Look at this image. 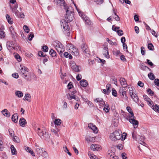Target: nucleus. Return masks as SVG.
I'll use <instances>...</instances> for the list:
<instances>
[{
    "label": "nucleus",
    "instance_id": "obj_1",
    "mask_svg": "<svg viewBox=\"0 0 159 159\" xmlns=\"http://www.w3.org/2000/svg\"><path fill=\"white\" fill-rule=\"evenodd\" d=\"M126 136L123 137L122 132L120 130H116L113 133L111 134L110 138L112 141H115L117 140H120L121 139V140H124L126 139Z\"/></svg>",
    "mask_w": 159,
    "mask_h": 159
},
{
    "label": "nucleus",
    "instance_id": "obj_2",
    "mask_svg": "<svg viewBox=\"0 0 159 159\" xmlns=\"http://www.w3.org/2000/svg\"><path fill=\"white\" fill-rule=\"evenodd\" d=\"M68 22L66 20H62L60 22L61 26L64 34L67 36L70 35V28L68 25Z\"/></svg>",
    "mask_w": 159,
    "mask_h": 159
},
{
    "label": "nucleus",
    "instance_id": "obj_3",
    "mask_svg": "<svg viewBox=\"0 0 159 159\" xmlns=\"http://www.w3.org/2000/svg\"><path fill=\"white\" fill-rule=\"evenodd\" d=\"M68 7L66 9H65L66 10L65 18L67 21L70 22L73 20L74 16L73 12L72 11H70Z\"/></svg>",
    "mask_w": 159,
    "mask_h": 159
},
{
    "label": "nucleus",
    "instance_id": "obj_4",
    "mask_svg": "<svg viewBox=\"0 0 159 159\" xmlns=\"http://www.w3.org/2000/svg\"><path fill=\"white\" fill-rule=\"evenodd\" d=\"M79 15L85 21V24L88 25H90L91 24V22L89 17H87L85 14H84L83 12H79Z\"/></svg>",
    "mask_w": 159,
    "mask_h": 159
},
{
    "label": "nucleus",
    "instance_id": "obj_5",
    "mask_svg": "<svg viewBox=\"0 0 159 159\" xmlns=\"http://www.w3.org/2000/svg\"><path fill=\"white\" fill-rule=\"evenodd\" d=\"M7 47V49L10 51L11 52L12 49L16 50V48L14 47L15 43L12 41H8L6 43ZM17 49V48H16Z\"/></svg>",
    "mask_w": 159,
    "mask_h": 159
},
{
    "label": "nucleus",
    "instance_id": "obj_6",
    "mask_svg": "<svg viewBox=\"0 0 159 159\" xmlns=\"http://www.w3.org/2000/svg\"><path fill=\"white\" fill-rule=\"evenodd\" d=\"M71 67L72 69L75 72H79L80 71L79 69V66L76 65L74 62H73L71 64Z\"/></svg>",
    "mask_w": 159,
    "mask_h": 159
},
{
    "label": "nucleus",
    "instance_id": "obj_7",
    "mask_svg": "<svg viewBox=\"0 0 159 159\" xmlns=\"http://www.w3.org/2000/svg\"><path fill=\"white\" fill-rule=\"evenodd\" d=\"M129 121L132 124L134 128H136L138 127L139 124L138 120L134 119H129Z\"/></svg>",
    "mask_w": 159,
    "mask_h": 159
},
{
    "label": "nucleus",
    "instance_id": "obj_8",
    "mask_svg": "<svg viewBox=\"0 0 159 159\" xmlns=\"http://www.w3.org/2000/svg\"><path fill=\"white\" fill-rule=\"evenodd\" d=\"M81 48L85 54H89V50L87 48V46L85 43H83L81 46Z\"/></svg>",
    "mask_w": 159,
    "mask_h": 159
},
{
    "label": "nucleus",
    "instance_id": "obj_9",
    "mask_svg": "<svg viewBox=\"0 0 159 159\" xmlns=\"http://www.w3.org/2000/svg\"><path fill=\"white\" fill-rule=\"evenodd\" d=\"M103 54L105 57L107 58H110V55L109 54L108 48L107 47H105L103 48Z\"/></svg>",
    "mask_w": 159,
    "mask_h": 159
},
{
    "label": "nucleus",
    "instance_id": "obj_10",
    "mask_svg": "<svg viewBox=\"0 0 159 159\" xmlns=\"http://www.w3.org/2000/svg\"><path fill=\"white\" fill-rule=\"evenodd\" d=\"M88 127L93 130L94 133H97L98 132L97 128L92 123L89 124L88 125Z\"/></svg>",
    "mask_w": 159,
    "mask_h": 159
},
{
    "label": "nucleus",
    "instance_id": "obj_11",
    "mask_svg": "<svg viewBox=\"0 0 159 159\" xmlns=\"http://www.w3.org/2000/svg\"><path fill=\"white\" fill-rule=\"evenodd\" d=\"M57 3L58 5L60 6H63L64 9H66L68 7L64 0H58Z\"/></svg>",
    "mask_w": 159,
    "mask_h": 159
},
{
    "label": "nucleus",
    "instance_id": "obj_12",
    "mask_svg": "<svg viewBox=\"0 0 159 159\" xmlns=\"http://www.w3.org/2000/svg\"><path fill=\"white\" fill-rule=\"evenodd\" d=\"M29 71V69L25 66H23L21 68L20 71L21 73L20 74L22 76L26 74H28V72Z\"/></svg>",
    "mask_w": 159,
    "mask_h": 159
},
{
    "label": "nucleus",
    "instance_id": "obj_13",
    "mask_svg": "<svg viewBox=\"0 0 159 159\" xmlns=\"http://www.w3.org/2000/svg\"><path fill=\"white\" fill-rule=\"evenodd\" d=\"M91 148L93 151H98L101 149L100 146L96 144H92L91 146Z\"/></svg>",
    "mask_w": 159,
    "mask_h": 159
},
{
    "label": "nucleus",
    "instance_id": "obj_14",
    "mask_svg": "<svg viewBox=\"0 0 159 159\" xmlns=\"http://www.w3.org/2000/svg\"><path fill=\"white\" fill-rule=\"evenodd\" d=\"M108 157L110 159H117V157L115 155V153L114 152H111V151H109L108 154Z\"/></svg>",
    "mask_w": 159,
    "mask_h": 159
},
{
    "label": "nucleus",
    "instance_id": "obj_15",
    "mask_svg": "<svg viewBox=\"0 0 159 159\" xmlns=\"http://www.w3.org/2000/svg\"><path fill=\"white\" fill-rule=\"evenodd\" d=\"M27 122L25 119L23 117L20 118L19 121V123L20 126L24 127L26 124Z\"/></svg>",
    "mask_w": 159,
    "mask_h": 159
},
{
    "label": "nucleus",
    "instance_id": "obj_16",
    "mask_svg": "<svg viewBox=\"0 0 159 159\" xmlns=\"http://www.w3.org/2000/svg\"><path fill=\"white\" fill-rule=\"evenodd\" d=\"M56 49L57 51L59 53L60 56L61 57H63V54H62V52L64 51L65 50V48H64V47H60V48H56Z\"/></svg>",
    "mask_w": 159,
    "mask_h": 159
},
{
    "label": "nucleus",
    "instance_id": "obj_17",
    "mask_svg": "<svg viewBox=\"0 0 159 159\" xmlns=\"http://www.w3.org/2000/svg\"><path fill=\"white\" fill-rule=\"evenodd\" d=\"M120 80L121 84L124 86L122 87L126 88L127 87V82L124 78H121L120 79Z\"/></svg>",
    "mask_w": 159,
    "mask_h": 159
},
{
    "label": "nucleus",
    "instance_id": "obj_18",
    "mask_svg": "<svg viewBox=\"0 0 159 159\" xmlns=\"http://www.w3.org/2000/svg\"><path fill=\"white\" fill-rule=\"evenodd\" d=\"M99 98H96L95 99V101H97V102L99 103V106H100V108H101V107L105 105V102L102 99H100V100H99Z\"/></svg>",
    "mask_w": 159,
    "mask_h": 159
},
{
    "label": "nucleus",
    "instance_id": "obj_19",
    "mask_svg": "<svg viewBox=\"0 0 159 159\" xmlns=\"http://www.w3.org/2000/svg\"><path fill=\"white\" fill-rule=\"evenodd\" d=\"M80 85L84 87H86L88 85V82L86 80L84 79L80 80Z\"/></svg>",
    "mask_w": 159,
    "mask_h": 159
},
{
    "label": "nucleus",
    "instance_id": "obj_20",
    "mask_svg": "<svg viewBox=\"0 0 159 159\" xmlns=\"http://www.w3.org/2000/svg\"><path fill=\"white\" fill-rule=\"evenodd\" d=\"M53 44L55 47V49L56 48H60V47L64 46L61 42L58 41H55L54 42Z\"/></svg>",
    "mask_w": 159,
    "mask_h": 159
},
{
    "label": "nucleus",
    "instance_id": "obj_21",
    "mask_svg": "<svg viewBox=\"0 0 159 159\" xmlns=\"http://www.w3.org/2000/svg\"><path fill=\"white\" fill-rule=\"evenodd\" d=\"M132 135L133 138L136 140H137L139 137V135L137 134L135 130H133L132 132Z\"/></svg>",
    "mask_w": 159,
    "mask_h": 159
},
{
    "label": "nucleus",
    "instance_id": "obj_22",
    "mask_svg": "<svg viewBox=\"0 0 159 159\" xmlns=\"http://www.w3.org/2000/svg\"><path fill=\"white\" fill-rule=\"evenodd\" d=\"M43 138L46 140L48 141L50 140V137L48 133L46 131L43 133V135H42Z\"/></svg>",
    "mask_w": 159,
    "mask_h": 159
},
{
    "label": "nucleus",
    "instance_id": "obj_23",
    "mask_svg": "<svg viewBox=\"0 0 159 159\" xmlns=\"http://www.w3.org/2000/svg\"><path fill=\"white\" fill-rule=\"evenodd\" d=\"M18 115L16 113L13 114L11 117L12 120L15 123H17L18 119Z\"/></svg>",
    "mask_w": 159,
    "mask_h": 159
},
{
    "label": "nucleus",
    "instance_id": "obj_24",
    "mask_svg": "<svg viewBox=\"0 0 159 159\" xmlns=\"http://www.w3.org/2000/svg\"><path fill=\"white\" fill-rule=\"evenodd\" d=\"M143 97L144 100L147 102L148 105L150 106H151L152 104L151 103V99L147 95H143Z\"/></svg>",
    "mask_w": 159,
    "mask_h": 159
},
{
    "label": "nucleus",
    "instance_id": "obj_25",
    "mask_svg": "<svg viewBox=\"0 0 159 159\" xmlns=\"http://www.w3.org/2000/svg\"><path fill=\"white\" fill-rule=\"evenodd\" d=\"M85 140L88 142H93L94 141V138L89 136H86Z\"/></svg>",
    "mask_w": 159,
    "mask_h": 159
},
{
    "label": "nucleus",
    "instance_id": "obj_26",
    "mask_svg": "<svg viewBox=\"0 0 159 159\" xmlns=\"http://www.w3.org/2000/svg\"><path fill=\"white\" fill-rule=\"evenodd\" d=\"M35 146L36 147H39V146H38L36 144H35ZM44 151V150H43L42 148H38L36 149V152L39 155H41L42 154L43 152Z\"/></svg>",
    "mask_w": 159,
    "mask_h": 159
},
{
    "label": "nucleus",
    "instance_id": "obj_27",
    "mask_svg": "<svg viewBox=\"0 0 159 159\" xmlns=\"http://www.w3.org/2000/svg\"><path fill=\"white\" fill-rule=\"evenodd\" d=\"M2 113L4 116H6L7 117H9L10 116V113L8 112L7 109H4L2 111Z\"/></svg>",
    "mask_w": 159,
    "mask_h": 159
},
{
    "label": "nucleus",
    "instance_id": "obj_28",
    "mask_svg": "<svg viewBox=\"0 0 159 159\" xmlns=\"http://www.w3.org/2000/svg\"><path fill=\"white\" fill-rule=\"evenodd\" d=\"M144 138L143 136H140L139 135V139H137V141H138L139 143L140 144L143 145V144H145V143L144 142Z\"/></svg>",
    "mask_w": 159,
    "mask_h": 159
},
{
    "label": "nucleus",
    "instance_id": "obj_29",
    "mask_svg": "<svg viewBox=\"0 0 159 159\" xmlns=\"http://www.w3.org/2000/svg\"><path fill=\"white\" fill-rule=\"evenodd\" d=\"M31 97L29 93H26L24 96L23 100H27L29 102H30Z\"/></svg>",
    "mask_w": 159,
    "mask_h": 159
},
{
    "label": "nucleus",
    "instance_id": "obj_30",
    "mask_svg": "<svg viewBox=\"0 0 159 159\" xmlns=\"http://www.w3.org/2000/svg\"><path fill=\"white\" fill-rule=\"evenodd\" d=\"M155 111L158 112L159 113V105L156 104L155 106L154 105H152L150 106Z\"/></svg>",
    "mask_w": 159,
    "mask_h": 159
},
{
    "label": "nucleus",
    "instance_id": "obj_31",
    "mask_svg": "<svg viewBox=\"0 0 159 159\" xmlns=\"http://www.w3.org/2000/svg\"><path fill=\"white\" fill-rule=\"evenodd\" d=\"M58 131L59 130L57 128V127H55L54 129H51V131L52 133H53L57 137H58L59 136L58 134Z\"/></svg>",
    "mask_w": 159,
    "mask_h": 159
},
{
    "label": "nucleus",
    "instance_id": "obj_32",
    "mask_svg": "<svg viewBox=\"0 0 159 159\" xmlns=\"http://www.w3.org/2000/svg\"><path fill=\"white\" fill-rule=\"evenodd\" d=\"M16 95L18 98H21L23 96V93L20 91H17L15 92Z\"/></svg>",
    "mask_w": 159,
    "mask_h": 159
},
{
    "label": "nucleus",
    "instance_id": "obj_33",
    "mask_svg": "<svg viewBox=\"0 0 159 159\" xmlns=\"http://www.w3.org/2000/svg\"><path fill=\"white\" fill-rule=\"evenodd\" d=\"M49 54L53 57H56L57 55L56 52L52 49L50 50L49 51Z\"/></svg>",
    "mask_w": 159,
    "mask_h": 159
},
{
    "label": "nucleus",
    "instance_id": "obj_34",
    "mask_svg": "<svg viewBox=\"0 0 159 159\" xmlns=\"http://www.w3.org/2000/svg\"><path fill=\"white\" fill-rule=\"evenodd\" d=\"M54 122L55 125V127H56V125H61V120L60 119H57L55 120Z\"/></svg>",
    "mask_w": 159,
    "mask_h": 159
},
{
    "label": "nucleus",
    "instance_id": "obj_35",
    "mask_svg": "<svg viewBox=\"0 0 159 159\" xmlns=\"http://www.w3.org/2000/svg\"><path fill=\"white\" fill-rule=\"evenodd\" d=\"M11 149L12 155H16L17 154L16 150L13 145L11 146Z\"/></svg>",
    "mask_w": 159,
    "mask_h": 159
},
{
    "label": "nucleus",
    "instance_id": "obj_36",
    "mask_svg": "<svg viewBox=\"0 0 159 159\" xmlns=\"http://www.w3.org/2000/svg\"><path fill=\"white\" fill-rule=\"evenodd\" d=\"M25 74L23 75L22 76L25 80H26L28 81H30L31 80V78L30 75L29 74Z\"/></svg>",
    "mask_w": 159,
    "mask_h": 159
},
{
    "label": "nucleus",
    "instance_id": "obj_37",
    "mask_svg": "<svg viewBox=\"0 0 159 159\" xmlns=\"http://www.w3.org/2000/svg\"><path fill=\"white\" fill-rule=\"evenodd\" d=\"M126 109L128 112L131 114V117H134V113L131 107H126Z\"/></svg>",
    "mask_w": 159,
    "mask_h": 159
},
{
    "label": "nucleus",
    "instance_id": "obj_38",
    "mask_svg": "<svg viewBox=\"0 0 159 159\" xmlns=\"http://www.w3.org/2000/svg\"><path fill=\"white\" fill-rule=\"evenodd\" d=\"M6 17L8 23L10 24H12L13 23V21L9 15L8 14H6Z\"/></svg>",
    "mask_w": 159,
    "mask_h": 159
},
{
    "label": "nucleus",
    "instance_id": "obj_39",
    "mask_svg": "<svg viewBox=\"0 0 159 159\" xmlns=\"http://www.w3.org/2000/svg\"><path fill=\"white\" fill-rule=\"evenodd\" d=\"M134 100V102L136 103L137 102L139 101V98L136 93H134L133 95L132 98H131Z\"/></svg>",
    "mask_w": 159,
    "mask_h": 159
},
{
    "label": "nucleus",
    "instance_id": "obj_40",
    "mask_svg": "<svg viewBox=\"0 0 159 159\" xmlns=\"http://www.w3.org/2000/svg\"><path fill=\"white\" fill-rule=\"evenodd\" d=\"M25 149L26 150V151L30 153L33 156H35V154L31 148H30L29 147H27Z\"/></svg>",
    "mask_w": 159,
    "mask_h": 159
},
{
    "label": "nucleus",
    "instance_id": "obj_41",
    "mask_svg": "<svg viewBox=\"0 0 159 159\" xmlns=\"http://www.w3.org/2000/svg\"><path fill=\"white\" fill-rule=\"evenodd\" d=\"M111 87V85L110 84H108L106 85V88L107 90V94H108L110 92H111V90H110V88Z\"/></svg>",
    "mask_w": 159,
    "mask_h": 159
},
{
    "label": "nucleus",
    "instance_id": "obj_42",
    "mask_svg": "<svg viewBox=\"0 0 159 159\" xmlns=\"http://www.w3.org/2000/svg\"><path fill=\"white\" fill-rule=\"evenodd\" d=\"M148 76L150 80H152L155 78V76L152 73H149L148 75Z\"/></svg>",
    "mask_w": 159,
    "mask_h": 159
},
{
    "label": "nucleus",
    "instance_id": "obj_43",
    "mask_svg": "<svg viewBox=\"0 0 159 159\" xmlns=\"http://www.w3.org/2000/svg\"><path fill=\"white\" fill-rule=\"evenodd\" d=\"M38 134L39 136L40 137H42V135H43V133L44 131H41L40 128H38L37 129Z\"/></svg>",
    "mask_w": 159,
    "mask_h": 159
},
{
    "label": "nucleus",
    "instance_id": "obj_44",
    "mask_svg": "<svg viewBox=\"0 0 159 159\" xmlns=\"http://www.w3.org/2000/svg\"><path fill=\"white\" fill-rule=\"evenodd\" d=\"M13 140L14 141L17 143H19L20 142V139L18 137L16 136H14L13 137Z\"/></svg>",
    "mask_w": 159,
    "mask_h": 159
},
{
    "label": "nucleus",
    "instance_id": "obj_45",
    "mask_svg": "<svg viewBox=\"0 0 159 159\" xmlns=\"http://www.w3.org/2000/svg\"><path fill=\"white\" fill-rule=\"evenodd\" d=\"M113 11L114 14H115V16H116V17H114V16H112L115 19V20L117 21H118L120 20V18L116 14V12L115 11V10H113Z\"/></svg>",
    "mask_w": 159,
    "mask_h": 159
},
{
    "label": "nucleus",
    "instance_id": "obj_46",
    "mask_svg": "<svg viewBox=\"0 0 159 159\" xmlns=\"http://www.w3.org/2000/svg\"><path fill=\"white\" fill-rule=\"evenodd\" d=\"M148 48L150 50L153 51L154 50V48L153 45L151 43H149L148 46Z\"/></svg>",
    "mask_w": 159,
    "mask_h": 159
},
{
    "label": "nucleus",
    "instance_id": "obj_47",
    "mask_svg": "<svg viewBox=\"0 0 159 159\" xmlns=\"http://www.w3.org/2000/svg\"><path fill=\"white\" fill-rule=\"evenodd\" d=\"M140 68L141 69L144 70H146L147 69H149V68L148 67L144 66L143 64H141L140 65Z\"/></svg>",
    "mask_w": 159,
    "mask_h": 159
},
{
    "label": "nucleus",
    "instance_id": "obj_48",
    "mask_svg": "<svg viewBox=\"0 0 159 159\" xmlns=\"http://www.w3.org/2000/svg\"><path fill=\"white\" fill-rule=\"evenodd\" d=\"M129 94L130 95L131 97L132 98L133 95V94L135 93L133 92V90L132 88H130L129 87Z\"/></svg>",
    "mask_w": 159,
    "mask_h": 159
},
{
    "label": "nucleus",
    "instance_id": "obj_49",
    "mask_svg": "<svg viewBox=\"0 0 159 159\" xmlns=\"http://www.w3.org/2000/svg\"><path fill=\"white\" fill-rule=\"evenodd\" d=\"M15 57L19 62L21 61V58L18 54H16L15 55Z\"/></svg>",
    "mask_w": 159,
    "mask_h": 159
},
{
    "label": "nucleus",
    "instance_id": "obj_50",
    "mask_svg": "<svg viewBox=\"0 0 159 159\" xmlns=\"http://www.w3.org/2000/svg\"><path fill=\"white\" fill-rule=\"evenodd\" d=\"M42 49L43 52H48V48L47 45H45L42 47Z\"/></svg>",
    "mask_w": 159,
    "mask_h": 159
},
{
    "label": "nucleus",
    "instance_id": "obj_51",
    "mask_svg": "<svg viewBox=\"0 0 159 159\" xmlns=\"http://www.w3.org/2000/svg\"><path fill=\"white\" fill-rule=\"evenodd\" d=\"M107 41L111 45H113L114 44L115 45H116V43H114L110 39L108 38L107 39Z\"/></svg>",
    "mask_w": 159,
    "mask_h": 159
},
{
    "label": "nucleus",
    "instance_id": "obj_52",
    "mask_svg": "<svg viewBox=\"0 0 159 159\" xmlns=\"http://www.w3.org/2000/svg\"><path fill=\"white\" fill-rule=\"evenodd\" d=\"M23 28L25 32L27 33H28L29 32L30 29L27 26V25H25L23 26Z\"/></svg>",
    "mask_w": 159,
    "mask_h": 159
},
{
    "label": "nucleus",
    "instance_id": "obj_53",
    "mask_svg": "<svg viewBox=\"0 0 159 159\" xmlns=\"http://www.w3.org/2000/svg\"><path fill=\"white\" fill-rule=\"evenodd\" d=\"M34 36L33 32H30V34L29 35L28 39L29 41H31L32 38H34Z\"/></svg>",
    "mask_w": 159,
    "mask_h": 159
},
{
    "label": "nucleus",
    "instance_id": "obj_54",
    "mask_svg": "<svg viewBox=\"0 0 159 159\" xmlns=\"http://www.w3.org/2000/svg\"><path fill=\"white\" fill-rule=\"evenodd\" d=\"M147 92L151 96H153L154 94L153 91H152L151 89H148L147 90Z\"/></svg>",
    "mask_w": 159,
    "mask_h": 159
},
{
    "label": "nucleus",
    "instance_id": "obj_55",
    "mask_svg": "<svg viewBox=\"0 0 159 159\" xmlns=\"http://www.w3.org/2000/svg\"><path fill=\"white\" fill-rule=\"evenodd\" d=\"M112 95L115 97H117V92L116 90L114 88L112 89Z\"/></svg>",
    "mask_w": 159,
    "mask_h": 159
},
{
    "label": "nucleus",
    "instance_id": "obj_56",
    "mask_svg": "<svg viewBox=\"0 0 159 159\" xmlns=\"http://www.w3.org/2000/svg\"><path fill=\"white\" fill-rule=\"evenodd\" d=\"M8 132L10 135L11 136H13L14 135V131L11 129H8Z\"/></svg>",
    "mask_w": 159,
    "mask_h": 159
},
{
    "label": "nucleus",
    "instance_id": "obj_57",
    "mask_svg": "<svg viewBox=\"0 0 159 159\" xmlns=\"http://www.w3.org/2000/svg\"><path fill=\"white\" fill-rule=\"evenodd\" d=\"M40 155H41L42 156H43V157H44L45 158H47L48 156V153L45 150L43 152L42 154H41Z\"/></svg>",
    "mask_w": 159,
    "mask_h": 159
},
{
    "label": "nucleus",
    "instance_id": "obj_58",
    "mask_svg": "<svg viewBox=\"0 0 159 159\" xmlns=\"http://www.w3.org/2000/svg\"><path fill=\"white\" fill-rule=\"evenodd\" d=\"M38 54L39 56L45 57L46 56V54H44L42 51H39L38 52Z\"/></svg>",
    "mask_w": 159,
    "mask_h": 159
},
{
    "label": "nucleus",
    "instance_id": "obj_59",
    "mask_svg": "<svg viewBox=\"0 0 159 159\" xmlns=\"http://www.w3.org/2000/svg\"><path fill=\"white\" fill-rule=\"evenodd\" d=\"M125 88L122 87L121 89V91L122 92V96H124V95L126 94V91L125 89Z\"/></svg>",
    "mask_w": 159,
    "mask_h": 159
},
{
    "label": "nucleus",
    "instance_id": "obj_60",
    "mask_svg": "<svg viewBox=\"0 0 159 159\" xmlns=\"http://www.w3.org/2000/svg\"><path fill=\"white\" fill-rule=\"evenodd\" d=\"M5 36V34L4 31H0V37L1 38H4Z\"/></svg>",
    "mask_w": 159,
    "mask_h": 159
},
{
    "label": "nucleus",
    "instance_id": "obj_61",
    "mask_svg": "<svg viewBox=\"0 0 159 159\" xmlns=\"http://www.w3.org/2000/svg\"><path fill=\"white\" fill-rule=\"evenodd\" d=\"M117 34L119 36H122L123 34V32L122 30H118L117 31Z\"/></svg>",
    "mask_w": 159,
    "mask_h": 159
},
{
    "label": "nucleus",
    "instance_id": "obj_62",
    "mask_svg": "<svg viewBox=\"0 0 159 159\" xmlns=\"http://www.w3.org/2000/svg\"><path fill=\"white\" fill-rule=\"evenodd\" d=\"M145 63H147L151 66H153L154 65V64L149 59H147V62Z\"/></svg>",
    "mask_w": 159,
    "mask_h": 159
},
{
    "label": "nucleus",
    "instance_id": "obj_63",
    "mask_svg": "<svg viewBox=\"0 0 159 159\" xmlns=\"http://www.w3.org/2000/svg\"><path fill=\"white\" fill-rule=\"evenodd\" d=\"M12 76L13 77L16 79L18 78L19 77L18 74L17 73H14L12 74Z\"/></svg>",
    "mask_w": 159,
    "mask_h": 159
},
{
    "label": "nucleus",
    "instance_id": "obj_64",
    "mask_svg": "<svg viewBox=\"0 0 159 159\" xmlns=\"http://www.w3.org/2000/svg\"><path fill=\"white\" fill-rule=\"evenodd\" d=\"M154 83L155 85L157 86H159V79H155Z\"/></svg>",
    "mask_w": 159,
    "mask_h": 159
}]
</instances>
